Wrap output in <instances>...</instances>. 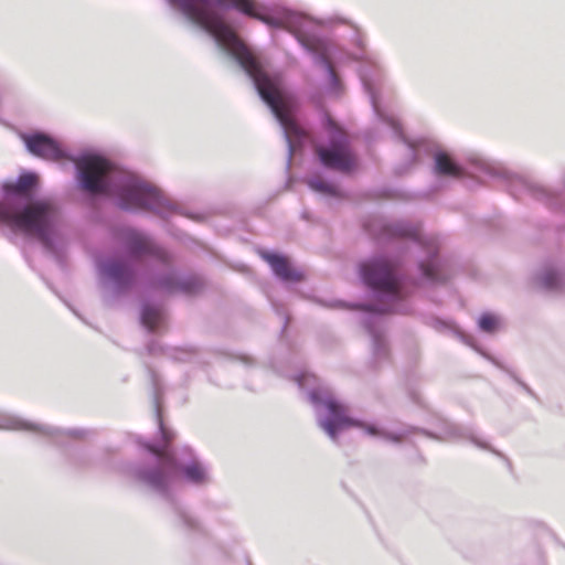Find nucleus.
I'll return each mask as SVG.
<instances>
[{"label":"nucleus","mask_w":565,"mask_h":565,"mask_svg":"<svg viewBox=\"0 0 565 565\" xmlns=\"http://www.w3.org/2000/svg\"><path fill=\"white\" fill-rule=\"evenodd\" d=\"M103 273L118 285L132 281L134 270L126 260H113L103 265Z\"/></svg>","instance_id":"10"},{"label":"nucleus","mask_w":565,"mask_h":565,"mask_svg":"<svg viewBox=\"0 0 565 565\" xmlns=\"http://www.w3.org/2000/svg\"><path fill=\"white\" fill-rule=\"evenodd\" d=\"M264 258L279 278L288 281H298L302 278V275L290 266L286 257L277 254H266Z\"/></svg>","instance_id":"11"},{"label":"nucleus","mask_w":565,"mask_h":565,"mask_svg":"<svg viewBox=\"0 0 565 565\" xmlns=\"http://www.w3.org/2000/svg\"><path fill=\"white\" fill-rule=\"evenodd\" d=\"M56 215V206L51 200H40L25 206L21 212L0 203V223L13 231L38 236L47 241V232Z\"/></svg>","instance_id":"3"},{"label":"nucleus","mask_w":565,"mask_h":565,"mask_svg":"<svg viewBox=\"0 0 565 565\" xmlns=\"http://www.w3.org/2000/svg\"><path fill=\"white\" fill-rule=\"evenodd\" d=\"M353 426L363 428L367 434H370L372 436L381 435V431L373 425L363 424V423L358 422V425H353Z\"/></svg>","instance_id":"21"},{"label":"nucleus","mask_w":565,"mask_h":565,"mask_svg":"<svg viewBox=\"0 0 565 565\" xmlns=\"http://www.w3.org/2000/svg\"><path fill=\"white\" fill-rule=\"evenodd\" d=\"M308 185L316 192H320L328 195H335L337 189L333 184L328 183L320 177H313L308 179Z\"/></svg>","instance_id":"14"},{"label":"nucleus","mask_w":565,"mask_h":565,"mask_svg":"<svg viewBox=\"0 0 565 565\" xmlns=\"http://www.w3.org/2000/svg\"><path fill=\"white\" fill-rule=\"evenodd\" d=\"M326 407L331 414V417L321 422L320 426L330 436L331 439H337V433L343 427H351V425H358V420L350 418L347 415L345 407L334 399H328Z\"/></svg>","instance_id":"8"},{"label":"nucleus","mask_w":565,"mask_h":565,"mask_svg":"<svg viewBox=\"0 0 565 565\" xmlns=\"http://www.w3.org/2000/svg\"><path fill=\"white\" fill-rule=\"evenodd\" d=\"M541 285L546 289H555L559 285V277L552 270L545 271L540 278Z\"/></svg>","instance_id":"19"},{"label":"nucleus","mask_w":565,"mask_h":565,"mask_svg":"<svg viewBox=\"0 0 565 565\" xmlns=\"http://www.w3.org/2000/svg\"><path fill=\"white\" fill-rule=\"evenodd\" d=\"M436 172L443 175L460 178L463 174L462 169L456 164L445 152H439L435 157Z\"/></svg>","instance_id":"13"},{"label":"nucleus","mask_w":565,"mask_h":565,"mask_svg":"<svg viewBox=\"0 0 565 565\" xmlns=\"http://www.w3.org/2000/svg\"><path fill=\"white\" fill-rule=\"evenodd\" d=\"M74 162L82 188L89 193L116 195L124 209L160 212L166 207L164 198L157 188L117 171L99 156H85Z\"/></svg>","instance_id":"2"},{"label":"nucleus","mask_w":565,"mask_h":565,"mask_svg":"<svg viewBox=\"0 0 565 565\" xmlns=\"http://www.w3.org/2000/svg\"><path fill=\"white\" fill-rule=\"evenodd\" d=\"M158 286L169 292H173L179 289L182 291H186V292L191 291V289L189 288V286L186 284L177 282L173 276H169V277L160 280Z\"/></svg>","instance_id":"17"},{"label":"nucleus","mask_w":565,"mask_h":565,"mask_svg":"<svg viewBox=\"0 0 565 565\" xmlns=\"http://www.w3.org/2000/svg\"><path fill=\"white\" fill-rule=\"evenodd\" d=\"M28 150L34 156L46 160L58 161L66 158L64 150L51 137L43 134L24 136Z\"/></svg>","instance_id":"7"},{"label":"nucleus","mask_w":565,"mask_h":565,"mask_svg":"<svg viewBox=\"0 0 565 565\" xmlns=\"http://www.w3.org/2000/svg\"><path fill=\"white\" fill-rule=\"evenodd\" d=\"M364 282L375 290L399 299V284L394 265L384 258L373 259L361 266Z\"/></svg>","instance_id":"5"},{"label":"nucleus","mask_w":565,"mask_h":565,"mask_svg":"<svg viewBox=\"0 0 565 565\" xmlns=\"http://www.w3.org/2000/svg\"><path fill=\"white\" fill-rule=\"evenodd\" d=\"M191 22L210 33L216 42L231 52L241 66L253 78L260 97L270 107L282 126L291 147L299 145L305 130L292 115L290 98L280 89L277 79L270 77L252 51L237 36L234 30L210 8L209 0H169ZM220 7H232L237 11L269 23V19L256 11L254 0H217Z\"/></svg>","instance_id":"1"},{"label":"nucleus","mask_w":565,"mask_h":565,"mask_svg":"<svg viewBox=\"0 0 565 565\" xmlns=\"http://www.w3.org/2000/svg\"><path fill=\"white\" fill-rule=\"evenodd\" d=\"M315 152L320 162L332 170L349 173L356 166L355 156L352 153L348 140L342 132L332 141L330 147L316 146Z\"/></svg>","instance_id":"6"},{"label":"nucleus","mask_w":565,"mask_h":565,"mask_svg":"<svg viewBox=\"0 0 565 565\" xmlns=\"http://www.w3.org/2000/svg\"><path fill=\"white\" fill-rule=\"evenodd\" d=\"M161 321V312L153 307H146L142 310V323L150 330L158 328Z\"/></svg>","instance_id":"15"},{"label":"nucleus","mask_w":565,"mask_h":565,"mask_svg":"<svg viewBox=\"0 0 565 565\" xmlns=\"http://www.w3.org/2000/svg\"><path fill=\"white\" fill-rule=\"evenodd\" d=\"M128 248L134 257L153 255L162 262H167L169 258L168 253L164 249L156 246L148 237L137 232H131L129 234Z\"/></svg>","instance_id":"9"},{"label":"nucleus","mask_w":565,"mask_h":565,"mask_svg":"<svg viewBox=\"0 0 565 565\" xmlns=\"http://www.w3.org/2000/svg\"><path fill=\"white\" fill-rule=\"evenodd\" d=\"M38 179L32 173H25L20 175L15 182H8L3 185L7 193L28 195L31 190L35 186Z\"/></svg>","instance_id":"12"},{"label":"nucleus","mask_w":565,"mask_h":565,"mask_svg":"<svg viewBox=\"0 0 565 565\" xmlns=\"http://www.w3.org/2000/svg\"><path fill=\"white\" fill-rule=\"evenodd\" d=\"M420 268H422L423 275H424L427 279H430V280H433V281L438 280V277H437V267H436V265H435V264H433V263L422 264V265H420Z\"/></svg>","instance_id":"20"},{"label":"nucleus","mask_w":565,"mask_h":565,"mask_svg":"<svg viewBox=\"0 0 565 565\" xmlns=\"http://www.w3.org/2000/svg\"><path fill=\"white\" fill-rule=\"evenodd\" d=\"M159 426L164 445L161 447L149 445L147 448L160 459V467L159 469L145 475L143 479L153 488L166 490L178 470V465L175 457L169 451V444L173 439V434L163 426L161 417H159Z\"/></svg>","instance_id":"4"},{"label":"nucleus","mask_w":565,"mask_h":565,"mask_svg":"<svg viewBox=\"0 0 565 565\" xmlns=\"http://www.w3.org/2000/svg\"><path fill=\"white\" fill-rule=\"evenodd\" d=\"M183 472L185 477L195 483H201L205 481V471L204 469L196 462H193L183 468Z\"/></svg>","instance_id":"16"},{"label":"nucleus","mask_w":565,"mask_h":565,"mask_svg":"<svg viewBox=\"0 0 565 565\" xmlns=\"http://www.w3.org/2000/svg\"><path fill=\"white\" fill-rule=\"evenodd\" d=\"M499 327V319L492 313H483L479 318V328L486 332H494Z\"/></svg>","instance_id":"18"}]
</instances>
